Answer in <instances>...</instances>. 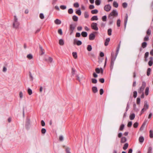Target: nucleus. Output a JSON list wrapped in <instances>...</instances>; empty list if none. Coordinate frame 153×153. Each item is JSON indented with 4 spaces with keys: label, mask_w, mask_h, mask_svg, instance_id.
Masks as SVG:
<instances>
[{
    "label": "nucleus",
    "mask_w": 153,
    "mask_h": 153,
    "mask_svg": "<svg viewBox=\"0 0 153 153\" xmlns=\"http://www.w3.org/2000/svg\"><path fill=\"white\" fill-rule=\"evenodd\" d=\"M137 92L136 91H134L133 92V97L134 98H135L137 97Z\"/></svg>",
    "instance_id": "8fccbe9b"
},
{
    "label": "nucleus",
    "mask_w": 153,
    "mask_h": 153,
    "mask_svg": "<svg viewBox=\"0 0 153 153\" xmlns=\"http://www.w3.org/2000/svg\"><path fill=\"white\" fill-rule=\"evenodd\" d=\"M152 147L151 146L149 147L148 149L147 153H152Z\"/></svg>",
    "instance_id": "72a5a7b5"
},
{
    "label": "nucleus",
    "mask_w": 153,
    "mask_h": 153,
    "mask_svg": "<svg viewBox=\"0 0 153 153\" xmlns=\"http://www.w3.org/2000/svg\"><path fill=\"white\" fill-rule=\"evenodd\" d=\"M59 44L61 45H63L64 44L63 40L62 39H60L59 41Z\"/></svg>",
    "instance_id": "5701e85b"
},
{
    "label": "nucleus",
    "mask_w": 153,
    "mask_h": 153,
    "mask_svg": "<svg viewBox=\"0 0 153 153\" xmlns=\"http://www.w3.org/2000/svg\"><path fill=\"white\" fill-rule=\"evenodd\" d=\"M132 125V122L131 121L129 122L127 126L128 127H130Z\"/></svg>",
    "instance_id": "0e129e2a"
},
{
    "label": "nucleus",
    "mask_w": 153,
    "mask_h": 153,
    "mask_svg": "<svg viewBox=\"0 0 153 153\" xmlns=\"http://www.w3.org/2000/svg\"><path fill=\"white\" fill-rule=\"evenodd\" d=\"M39 48L40 49V51L41 53V55H43L44 54V50L42 46H41L40 45H39Z\"/></svg>",
    "instance_id": "2eb2a0df"
},
{
    "label": "nucleus",
    "mask_w": 153,
    "mask_h": 153,
    "mask_svg": "<svg viewBox=\"0 0 153 153\" xmlns=\"http://www.w3.org/2000/svg\"><path fill=\"white\" fill-rule=\"evenodd\" d=\"M120 44H121V41L120 42V43L118 45V47L117 48L116 52V55L115 56V57H112V54H111V56H112V58L111 59V61H112L113 62H114V61L115 60V59H116V58L117 57V56L118 53L120 48Z\"/></svg>",
    "instance_id": "20e7f679"
},
{
    "label": "nucleus",
    "mask_w": 153,
    "mask_h": 153,
    "mask_svg": "<svg viewBox=\"0 0 153 153\" xmlns=\"http://www.w3.org/2000/svg\"><path fill=\"white\" fill-rule=\"evenodd\" d=\"M136 105L135 104H133V109L136 112H138L139 111V110L138 108H136Z\"/></svg>",
    "instance_id": "a878e982"
},
{
    "label": "nucleus",
    "mask_w": 153,
    "mask_h": 153,
    "mask_svg": "<svg viewBox=\"0 0 153 153\" xmlns=\"http://www.w3.org/2000/svg\"><path fill=\"white\" fill-rule=\"evenodd\" d=\"M144 108L145 110H146L149 108V105L147 104V101H145L144 102Z\"/></svg>",
    "instance_id": "9b49d317"
},
{
    "label": "nucleus",
    "mask_w": 153,
    "mask_h": 153,
    "mask_svg": "<svg viewBox=\"0 0 153 153\" xmlns=\"http://www.w3.org/2000/svg\"><path fill=\"white\" fill-rule=\"evenodd\" d=\"M138 125V123L137 122H135L133 125L134 127L135 128H137Z\"/></svg>",
    "instance_id": "13d9d810"
},
{
    "label": "nucleus",
    "mask_w": 153,
    "mask_h": 153,
    "mask_svg": "<svg viewBox=\"0 0 153 153\" xmlns=\"http://www.w3.org/2000/svg\"><path fill=\"white\" fill-rule=\"evenodd\" d=\"M118 15V13L116 10H113L110 13L108 16V17L110 19H113L114 17L117 16Z\"/></svg>",
    "instance_id": "f257e3e1"
},
{
    "label": "nucleus",
    "mask_w": 153,
    "mask_h": 153,
    "mask_svg": "<svg viewBox=\"0 0 153 153\" xmlns=\"http://www.w3.org/2000/svg\"><path fill=\"white\" fill-rule=\"evenodd\" d=\"M123 6L124 8H126L127 6V4L126 2H124L123 4Z\"/></svg>",
    "instance_id": "bf43d9fd"
},
{
    "label": "nucleus",
    "mask_w": 153,
    "mask_h": 153,
    "mask_svg": "<svg viewBox=\"0 0 153 153\" xmlns=\"http://www.w3.org/2000/svg\"><path fill=\"white\" fill-rule=\"evenodd\" d=\"M129 117L131 120H133L135 118V115L134 114H132L130 115Z\"/></svg>",
    "instance_id": "412c9836"
},
{
    "label": "nucleus",
    "mask_w": 153,
    "mask_h": 153,
    "mask_svg": "<svg viewBox=\"0 0 153 153\" xmlns=\"http://www.w3.org/2000/svg\"><path fill=\"white\" fill-rule=\"evenodd\" d=\"M76 43V45L78 46L82 44V42L81 41L78 40L76 42L75 39H74V44H75Z\"/></svg>",
    "instance_id": "9d476101"
},
{
    "label": "nucleus",
    "mask_w": 153,
    "mask_h": 153,
    "mask_svg": "<svg viewBox=\"0 0 153 153\" xmlns=\"http://www.w3.org/2000/svg\"><path fill=\"white\" fill-rule=\"evenodd\" d=\"M151 31L149 29L146 31V34L147 35H151Z\"/></svg>",
    "instance_id": "5fc2aeb1"
},
{
    "label": "nucleus",
    "mask_w": 153,
    "mask_h": 153,
    "mask_svg": "<svg viewBox=\"0 0 153 153\" xmlns=\"http://www.w3.org/2000/svg\"><path fill=\"white\" fill-rule=\"evenodd\" d=\"M102 20L104 22H105L106 21L107 16H103L102 18Z\"/></svg>",
    "instance_id": "de8ad7c7"
},
{
    "label": "nucleus",
    "mask_w": 153,
    "mask_h": 153,
    "mask_svg": "<svg viewBox=\"0 0 153 153\" xmlns=\"http://www.w3.org/2000/svg\"><path fill=\"white\" fill-rule=\"evenodd\" d=\"M70 149L69 148H67L66 149V151L67 153H71L70 152Z\"/></svg>",
    "instance_id": "774afa93"
},
{
    "label": "nucleus",
    "mask_w": 153,
    "mask_h": 153,
    "mask_svg": "<svg viewBox=\"0 0 153 153\" xmlns=\"http://www.w3.org/2000/svg\"><path fill=\"white\" fill-rule=\"evenodd\" d=\"M20 25L19 22L18 21V19L16 16H14V21L13 23V27L14 28H18Z\"/></svg>",
    "instance_id": "f03ea898"
},
{
    "label": "nucleus",
    "mask_w": 153,
    "mask_h": 153,
    "mask_svg": "<svg viewBox=\"0 0 153 153\" xmlns=\"http://www.w3.org/2000/svg\"><path fill=\"white\" fill-rule=\"evenodd\" d=\"M81 34L77 32L76 34V37H80Z\"/></svg>",
    "instance_id": "338daca9"
},
{
    "label": "nucleus",
    "mask_w": 153,
    "mask_h": 153,
    "mask_svg": "<svg viewBox=\"0 0 153 153\" xmlns=\"http://www.w3.org/2000/svg\"><path fill=\"white\" fill-rule=\"evenodd\" d=\"M92 49V47L91 45H88L87 47V50L89 51H91Z\"/></svg>",
    "instance_id": "7c9ffc66"
},
{
    "label": "nucleus",
    "mask_w": 153,
    "mask_h": 153,
    "mask_svg": "<svg viewBox=\"0 0 153 153\" xmlns=\"http://www.w3.org/2000/svg\"><path fill=\"white\" fill-rule=\"evenodd\" d=\"M54 23L56 25H60L61 23V21L58 19H56L54 21Z\"/></svg>",
    "instance_id": "dca6fc26"
},
{
    "label": "nucleus",
    "mask_w": 153,
    "mask_h": 153,
    "mask_svg": "<svg viewBox=\"0 0 153 153\" xmlns=\"http://www.w3.org/2000/svg\"><path fill=\"white\" fill-rule=\"evenodd\" d=\"M76 13L79 16L81 15V12L80 9L76 10Z\"/></svg>",
    "instance_id": "58836bf2"
},
{
    "label": "nucleus",
    "mask_w": 153,
    "mask_h": 153,
    "mask_svg": "<svg viewBox=\"0 0 153 153\" xmlns=\"http://www.w3.org/2000/svg\"><path fill=\"white\" fill-rule=\"evenodd\" d=\"M92 28L94 30H97L98 28L97 27V24L96 23H92L91 25Z\"/></svg>",
    "instance_id": "423d86ee"
},
{
    "label": "nucleus",
    "mask_w": 153,
    "mask_h": 153,
    "mask_svg": "<svg viewBox=\"0 0 153 153\" xmlns=\"http://www.w3.org/2000/svg\"><path fill=\"white\" fill-rule=\"evenodd\" d=\"M27 92L29 95H31L32 94V91L31 89L28 88L27 89Z\"/></svg>",
    "instance_id": "e433bc0d"
},
{
    "label": "nucleus",
    "mask_w": 153,
    "mask_h": 153,
    "mask_svg": "<svg viewBox=\"0 0 153 153\" xmlns=\"http://www.w3.org/2000/svg\"><path fill=\"white\" fill-rule=\"evenodd\" d=\"M60 8L62 10H65L66 8V6L63 5H61L60 6Z\"/></svg>",
    "instance_id": "3c124183"
},
{
    "label": "nucleus",
    "mask_w": 153,
    "mask_h": 153,
    "mask_svg": "<svg viewBox=\"0 0 153 153\" xmlns=\"http://www.w3.org/2000/svg\"><path fill=\"white\" fill-rule=\"evenodd\" d=\"M149 55V53L148 52H146L145 54V58L146 59L147 58L148 56Z\"/></svg>",
    "instance_id": "69168bd1"
},
{
    "label": "nucleus",
    "mask_w": 153,
    "mask_h": 153,
    "mask_svg": "<svg viewBox=\"0 0 153 153\" xmlns=\"http://www.w3.org/2000/svg\"><path fill=\"white\" fill-rule=\"evenodd\" d=\"M149 40V37L148 35H146L144 38V41H148Z\"/></svg>",
    "instance_id": "79ce46f5"
},
{
    "label": "nucleus",
    "mask_w": 153,
    "mask_h": 153,
    "mask_svg": "<svg viewBox=\"0 0 153 153\" xmlns=\"http://www.w3.org/2000/svg\"><path fill=\"white\" fill-rule=\"evenodd\" d=\"M150 133V137L151 138H152L153 137V131L152 130H150L149 131Z\"/></svg>",
    "instance_id": "a18cd8bd"
},
{
    "label": "nucleus",
    "mask_w": 153,
    "mask_h": 153,
    "mask_svg": "<svg viewBox=\"0 0 153 153\" xmlns=\"http://www.w3.org/2000/svg\"><path fill=\"white\" fill-rule=\"evenodd\" d=\"M145 123H143L142 125L141 126V127L140 128V131H143L145 127Z\"/></svg>",
    "instance_id": "4c0bfd02"
},
{
    "label": "nucleus",
    "mask_w": 153,
    "mask_h": 153,
    "mask_svg": "<svg viewBox=\"0 0 153 153\" xmlns=\"http://www.w3.org/2000/svg\"><path fill=\"white\" fill-rule=\"evenodd\" d=\"M74 6L75 7H78L79 5L78 3L76 2L74 4Z\"/></svg>",
    "instance_id": "4d7b16f0"
},
{
    "label": "nucleus",
    "mask_w": 153,
    "mask_h": 153,
    "mask_svg": "<svg viewBox=\"0 0 153 153\" xmlns=\"http://www.w3.org/2000/svg\"><path fill=\"white\" fill-rule=\"evenodd\" d=\"M111 6L110 4H107L105 5L104 7V9L106 12L109 11L111 9Z\"/></svg>",
    "instance_id": "0eeeda50"
},
{
    "label": "nucleus",
    "mask_w": 153,
    "mask_h": 153,
    "mask_svg": "<svg viewBox=\"0 0 153 153\" xmlns=\"http://www.w3.org/2000/svg\"><path fill=\"white\" fill-rule=\"evenodd\" d=\"M124 128V124H122L121 125L120 128V131H122Z\"/></svg>",
    "instance_id": "864d4df0"
},
{
    "label": "nucleus",
    "mask_w": 153,
    "mask_h": 153,
    "mask_svg": "<svg viewBox=\"0 0 153 153\" xmlns=\"http://www.w3.org/2000/svg\"><path fill=\"white\" fill-rule=\"evenodd\" d=\"M110 41V38H108L106 39L104 43V45L105 46H107L108 45L109 42Z\"/></svg>",
    "instance_id": "ddd939ff"
},
{
    "label": "nucleus",
    "mask_w": 153,
    "mask_h": 153,
    "mask_svg": "<svg viewBox=\"0 0 153 153\" xmlns=\"http://www.w3.org/2000/svg\"><path fill=\"white\" fill-rule=\"evenodd\" d=\"M58 33L60 35H62V30L61 29H59L58 30Z\"/></svg>",
    "instance_id": "e2e57ef3"
},
{
    "label": "nucleus",
    "mask_w": 153,
    "mask_h": 153,
    "mask_svg": "<svg viewBox=\"0 0 153 153\" xmlns=\"http://www.w3.org/2000/svg\"><path fill=\"white\" fill-rule=\"evenodd\" d=\"M140 99L139 97H138L137 99V104H139L140 102Z\"/></svg>",
    "instance_id": "680f3d73"
},
{
    "label": "nucleus",
    "mask_w": 153,
    "mask_h": 153,
    "mask_svg": "<svg viewBox=\"0 0 153 153\" xmlns=\"http://www.w3.org/2000/svg\"><path fill=\"white\" fill-rule=\"evenodd\" d=\"M113 6L114 7L117 8L118 6V4L116 1H114L113 3Z\"/></svg>",
    "instance_id": "b1692460"
},
{
    "label": "nucleus",
    "mask_w": 153,
    "mask_h": 153,
    "mask_svg": "<svg viewBox=\"0 0 153 153\" xmlns=\"http://www.w3.org/2000/svg\"><path fill=\"white\" fill-rule=\"evenodd\" d=\"M30 123V120L29 119H27L26 121V124H25V127L26 128L28 129L29 128V126Z\"/></svg>",
    "instance_id": "1a4fd4ad"
},
{
    "label": "nucleus",
    "mask_w": 153,
    "mask_h": 153,
    "mask_svg": "<svg viewBox=\"0 0 153 153\" xmlns=\"http://www.w3.org/2000/svg\"><path fill=\"white\" fill-rule=\"evenodd\" d=\"M95 71L97 74H99L100 72V68H97L95 69Z\"/></svg>",
    "instance_id": "603ef678"
},
{
    "label": "nucleus",
    "mask_w": 153,
    "mask_h": 153,
    "mask_svg": "<svg viewBox=\"0 0 153 153\" xmlns=\"http://www.w3.org/2000/svg\"><path fill=\"white\" fill-rule=\"evenodd\" d=\"M114 62H113L112 61H111V69H112L113 68V66L114 65Z\"/></svg>",
    "instance_id": "6e6d98bb"
},
{
    "label": "nucleus",
    "mask_w": 153,
    "mask_h": 153,
    "mask_svg": "<svg viewBox=\"0 0 153 153\" xmlns=\"http://www.w3.org/2000/svg\"><path fill=\"white\" fill-rule=\"evenodd\" d=\"M84 16H85V17L86 18H87L88 17L89 15L88 14V12H86V11L85 12Z\"/></svg>",
    "instance_id": "c03bdc74"
},
{
    "label": "nucleus",
    "mask_w": 153,
    "mask_h": 153,
    "mask_svg": "<svg viewBox=\"0 0 153 153\" xmlns=\"http://www.w3.org/2000/svg\"><path fill=\"white\" fill-rule=\"evenodd\" d=\"M98 12V10L96 9L92 10L91 11V13L93 14H97Z\"/></svg>",
    "instance_id": "c756f323"
},
{
    "label": "nucleus",
    "mask_w": 153,
    "mask_h": 153,
    "mask_svg": "<svg viewBox=\"0 0 153 153\" xmlns=\"http://www.w3.org/2000/svg\"><path fill=\"white\" fill-rule=\"evenodd\" d=\"M39 17L41 19H43L44 18V16L42 13H41L39 14Z\"/></svg>",
    "instance_id": "09e8293b"
},
{
    "label": "nucleus",
    "mask_w": 153,
    "mask_h": 153,
    "mask_svg": "<svg viewBox=\"0 0 153 153\" xmlns=\"http://www.w3.org/2000/svg\"><path fill=\"white\" fill-rule=\"evenodd\" d=\"M147 45V43L146 42H143L141 44V47L143 48H146Z\"/></svg>",
    "instance_id": "f3484780"
},
{
    "label": "nucleus",
    "mask_w": 153,
    "mask_h": 153,
    "mask_svg": "<svg viewBox=\"0 0 153 153\" xmlns=\"http://www.w3.org/2000/svg\"><path fill=\"white\" fill-rule=\"evenodd\" d=\"M72 19L74 21L76 22L78 21V18L77 16L75 15H74L73 16Z\"/></svg>",
    "instance_id": "393cba45"
},
{
    "label": "nucleus",
    "mask_w": 153,
    "mask_h": 153,
    "mask_svg": "<svg viewBox=\"0 0 153 153\" xmlns=\"http://www.w3.org/2000/svg\"><path fill=\"white\" fill-rule=\"evenodd\" d=\"M112 29L111 28L109 29L108 30V35L111 36V35Z\"/></svg>",
    "instance_id": "a19ab883"
},
{
    "label": "nucleus",
    "mask_w": 153,
    "mask_h": 153,
    "mask_svg": "<svg viewBox=\"0 0 153 153\" xmlns=\"http://www.w3.org/2000/svg\"><path fill=\"white\" fill-rule=\"evenodd\" d=\"M126 18L124 20V27L125 29L126 28V25L127 24V22L128 21V16L127 14H126Z\"/></svg>",
    "instance_id": "f8f14e48"
},
{
    "label": "nucleus",
    "mask_w": 153,
    "mask_h": 153,
    "mask_svg": "<svg viewBox=\"0 0 153 153\" xmlns=\"http://www.w3.org/2000/svg\"><path fill=\"white\" fill-rule=\"evenodd\" d=\"M127 140L126 138L125 137H123L121 140V143H124Z\"/></svg>",
    "instance_id": "4be33fe9"
},
{
    "label": "nucleus",
    "mask_w": 153,
    "mask_h": 153,
    "mask_svg": "<svg viewBox=\"0 0 153 153\" xmlns=\"http://www.w3.org/2000/svg\"><path fill=\"white\" fill-rule=\"evenodd\" d=\"M92 89L93 92L94 93H96L98 91L97 88L96 86H94L92 87Z\"/></svg>",
    "instance_id": "4468645a"
},
{
    "label": "nucleus",
    "mask_w": 153,
    "mask_h": 153,
    "mask_svg": "<svg viewBox=\"0 0 153 153\" xmlns=\"http://www.w3.org/2000/svg\"><path fill=\"white\" fill-rule=\"evenodd\" d=\"M81 35L83 37H86L88 35L87 33L86 32L83 31L81 33Z\"/></svg>",
    "instance_id": "a211bd4d"
},
{
    "label": "nucleus",
    "mask_w": 153,
    "mask_h": 153,
    "mask_svg": "<svg viewBox=\"0 0 153 153\" xmlns=\"http://www.w3.org/2000/svg\"><path fill=\"white\" fill-rule=\"evenodd\" d=\"M149 88L148 87H147L146 88V89H145V95L146 96H147L149 94Z\"/></svg>",
    "instance_id": "bb28decb"
},
{
    "label": "nucleus",
    "mask_w": 153,
    "mask_h": 153,
    "mask_svg": "<svg viewBox=\"0 0 153 153\" xmlns=\"http://www.w3.org/2000/svg\"><path fill=\"white\" fill-rule=\"evenodd\" d=\"M91 82L93 83L96 84L97 82V80L94 78L91 79Z\"/></svg>",
    "instance_id": "c9c22d12"
},
{
    "label": "nucleus",
    "mask_w": 153,
    "mask_h": 153,
    "mask_svg": "<svg viewBox=\"0 0 153 153\" xmlns=\"http://www.w3.org/2000/svg\"><path fill=\"white\" fill-rule=\"evenodd\" d=\"M120 22H121V21L120 19H118L117 20V26L118 27H119L120 26Z\"/></svg>",
    "instance_id": "f704fd0d"
},
{
    "label": "nucleus",
    "mask_w": 153,
    "mask_h": 153,
    "mask_svg": "<svg viewBox=\"0 0 153 153\" xmlns=\"http://www.w3.org/2000/svg\"><path fill=\"white\" fill-rule=\"evenodd\" d=\"M146 86V83L144 82H143L142 83V86L138 89V93L140 94L143 92V91L144 90Z\"/></svg>",
    "instance_id": "39448f33"
},
{
    "label": "nucleus",
    "mask_w": 153,
    "mask_h": 153,
    "mask_svg": "<svg viewBox=\"0 0 153 153\" xmlns=\"http://www.w3.org/2000/svg\"><path fill=\"white\" fill-rule=\"evenodd\" d=\"M144 140V138L143 136H140L139 138V141L140 142L142 143L143 142Z\"/></svg>",
    "instance_id": "6ab92c4d"
},
{
    "label": "nucleus",
    "mask_w": 153,
    "mask_h": 153,
    "mask_svg": "<svg viewBox=\"0 0 153 153\" xmlns=\"http://www.w3.org/2000/svg\"><path fill=\"white\" fill-rule=\"evenodd\" d=\"M128 145L127 143H125L123 147V149L124 150H126L128 148Z\"/></svg>",
    "instance_id": "c85d7f7f"
},
{
    "label": "nucleus",
    "mask_w": 153,
    "mask_h": 153,
    "mask_svg": "<svg viewBox=\"0 0 153 153\" xmlns=\"http://www.w3.org/2000/svg\"><path fill=\"white\" fill-rule=\"evenodd\" d=\"M98 20V18L97 16H93L91 19V20L92 21L94 20Z\"/></svg>",
    "instance_id": "aec40b11"
},
{
    "label": "nucleus",
    "mask_w": 153,
    "mask_h": 153,
    "mask_svg": "<svg viewBox=\"0 0 153 153\" xmlns=\"http://www.w3.org/2000/svg\"><path fill=\"white\" fill-rule=\"evenodd\" d=\"M72 55L74 57L75 59H76L77 58V53L76 52H73L72 53Z\"/></svg>",
    "instance_id": "473e14b6"
},
{
    "label": "nucleus",
    "mask_w": 153,
    "mask_h": 153,
    "mask_svg": "<svg viewBox=\"0 0 153 153\" xmlns=\"http://www.w3.org/2000/svg\"><path fill=\"white\" fill-rule=\"evenodd\" d=\"M101 3L100 0H96L95 1V4L97 5H99Z\"/></svg>",
    "instance_id": "cd10ccee"
},
{
    "label": "nucleus",
    "mask_w": 153,
    "mask_h": 153,
    "mask_svg": "<svg viewBox=\"0 0 153 153\" xmlns=\"http://www.w3.org/2000/svg\"><path fill=\"white\" fill-rule=\"evenodd\" d=\"M95 35L94 33L90 34L89 35V39L90 40H92L94 39Z\"/></svg>",
    "instance_id": "6e6552de"
},
{
    "label": "nucleus",
    "mask_w": 153,
    "mask_h": 153,
    "mask_svg": "<svg viewBox=\"0 0 153 153\" xmlns=\"http://www.w3.org/2000/svg\"><path fill=\"white\" fill-rule=\"evenodd\" d=\"M27 57L28 59H31L33 58V56L31 54H28L27 56Z\"/></svg>",
    "instance_id": "2f4dec72"
},
{
    "label": "nucleus",
    "mask_w": 153,
    "mask_h": 153,
    "mask_svg": "<svg viewBox=\"0 0 153 153\" xmlns=\"http://www.w3.org/2000/svg\"><path fill=\"white\" fill-rule=\"evenodd\" d=\"M151 71V69L150 68H149L147 70V75L149 76L150 74V73Z\"/></svg>",
    "instance_id": "ea45409f"
},
{
    "label": "nucleus",
    "mask_w": 153,
    "mask_h": 153,
    "mask_svg": "<svg viewBox=\"0 0 153 153\" xmlns=\"http://www.w3.org/2000/svg\"><path fill=\"white\" fill-rule=\"evenodd\" d=\"M68 13L69 14H71L73 12V10L72 8H70L68 11Z\"/></svg>",
    "instance_id": "49530a36"
},
{
    "label": "nucleus",
    "mask_w": 153,
    "mask_h": 153,
    "mask_svg": "<svg viewBox=\"0 0 153 153\" xmlns=\"http://www.w3.org/2000/svg\"><path fill=\"white\" fill-rule=\"evenodd\" d=\"M46 132V130L45 128H42L41 130L42 133L43 134H45Z\"/></svg>",
    "instance_id": "052dcab7"
},
{
    "label": "nucleus",
    "mask_w": 153,
    "mask_h": 153,
    "mask_svg": "<svg viewBox=\"0 0 153 153\" xmlns=\"http://www.w3.org/2000/svg\"><path fill=\"white\" fill-rule=\"evenodd\" d=\"M76 25L75 23H74L70 25L69 30H70V34L71 35L73 33L74 31L76 26Z\"/></svg>",
    "instance_id": "7ed1b4c3"
},
{
    "label": "nucleus",
    "mask_w": 153,
    "mask_h": 153,
    "mask_svg": "<svg viewBox=\"0 0 153 153\" xmlns=\"http://www.w3.org/2000/svg\"><path fill=\"white\" fill-rule=\"evenodd\" d=\"M29 74L30 80L31 81H33V76L30 72H29Z\"/></svg>",
    "instance_id": "37998d69"
}]
</instances>
